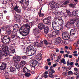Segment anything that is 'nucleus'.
Instances as JSON below:
<instances>
[{
    "instance_id": "nucleus-42",
    "label": "nucleus",
    "mask_w": 79,
    "mask_h": 79,
    "mask_svg": "<svg viewBox=\"0 0 79 79\" xmlns=\"http://www.w3.org/2000/svg\"><path fill=\"white\" fill-rule=\"evenodd\" d=\"M6 31V34L7 35H10V34H11V31L10 30H7Z\"/></svg>"
},
{
    "instance_id": "nucleus-16",
    "label": "nucleus",
    "mask_w": 79,
    "mask_h": 79,
    "mask_svg": "<svg viewBox=\"0 0 79 79\" xmlns=\"http://www.w3.org/2000/svg\"><path fill=\"white\" fill-rule=\"evenodd\" d=\"M44 29V34H47L48 33V31H49V27L48 26L45 27L43 28Z\"/></svg>"
},
{
    "instance_id": "nucleus-45",
    "label": "nucleus",
    "mask_w": 79,
    "mask_h": 79,
    "mask_svg": "<svg viewBox=\"0 0 79 79\" xmlns=\"http://www.w3.org/2000/svg\"><path fill=\"white\" fill-rule=\"evenodd\" d=\"M44 43L45 45H48L49 44L48 41H47V40H45L44 41Z\"/></svg>"
},
{
    "instance_id": "nucleus-9",
    "label": "nucleus",
    "mask_w": 79,
    "mask_h": 79,
    "mask_svg": "<svg viewBox=\"0 0 79 79\" xmlns=\"http://www.w3.org/2000/svg\"><path fill=\"white\" fill-rule=\"evenodd\" d=\"M19 28V26L18 24H15L13 27V32H14V33L17 34V31H18Z\"/></svg>"
},
{
    "instance_id": "nucleus-47",
    "label": "nucleus",
    "mask_w": 79,
    "mask_h": 79,
    "mask_svg": "<svg viewBox=\"0 0 79 79\" xmlns=\"http://www.w3.org/2000/svg\"><path fill=\"white\" fill-rule=\"evenodd\" d=\"M3 2L2 4H6L8 2L6 0H4L3 1Z\"/></svg>"
},
{
    "instance_id": "nucleus-23",
    "label": "nucleus",
    "mask_w": 79,
    "mask_h": 79,
    "mask_svg": "<svg viewBox=\"0 0 79 79\" xmlns=\"http://www.w3.org/2000/svg\"><path fill=\"white\" fill-rule=\"evenodd\" d=\"M10 29V27L8 26H6L1 27V29L3 31H8Z\"/></svg>"
},
{
    "instance_id": "nucleus-22",
    "label": "nucleus",
    "mask_w": 79,
    "mask_h": 79,
    "mask_svg": "<svg viewBox=\"0 0 79 79\" xmlns=\"http://www.w3.org/2000/svg\"><path fill=\"white\" fill-rule=\"evenodd\" d=\"M76 34V30L74 29H72L70 30V34L71 35H74Z\"/></svg>"
},
{
    "instance_id": "nucleus-56",
    "label": "nucleus",
    "mask_w": 79,
    "mask_h": 79,
    "mask_svg": "<svg viewBox=\"0 0 79 79\" xmlns=\"http://www.w3.org/2000/svg\"><path fill=\"white\" fill-rule=\"evenodd\" d=\"M78 70V69L77 68L75 67L74 68V71L77 72Z\"/></svg>"
},
{
    "instance_id": "nucleus-2",
    "label": "nucleus",
    "mask_w": 79,
    "mask_h": 79,
    "mask_svg": "<svg viewBox=\"0 0 79 79\" xmlns=\"http://www.w3.org/2000/svg\"><path fill=\"white\" fill-rule=\"evenodd\" d=\"M2 48V50L0 49V59H2L4 57H6L10 54L8 52V47L3 44Z\"/></svg>"
},
{
    "instance_id": "nucleus-41",
    "label": "nucleus",
    "mask_w": 79,
    "mask_h": 79,
    "mask_svg": "<svg viewBox=\"0 0 79 79\" xmlns=\"http://www.w3.org/2000/svg\"><path fill=\"white\" fill-rule=\"evenodd\" d=\"M29 0H28L25 3V5L26 6H27L29 5Z\"/></svg>"
},
{
    "instance_id": "nucleus-26",
    "label": "nucleus",
    "mask_w": 79,
    "mask_h": 79,
    "mask_svg": "<svg viewBox=\"0 0 79 79\" xmlns=\"http://www.w3.org/2000/svg\"><path fill=\"white\" fill-rule=\"evenodd\" d=\"M58 21H59V22L61 23L60 24V26H61L62 27H63V23L64 22L63 21V20L62 19H58Z\"/></svg>"
},
{
    "instance_id": "nucleus-5",
    "label": "nucleus",
    "mask_w": 79,
    "mask_h": 79,
    "mask_svg": "<svg viewBox=\"0 0 79 79\" xmlns=\"http://www.w3.org/2000/svg\"><path fill=\"white\" fill-rule=\"evenodd\" d=\"M75 21L73 19H71L69 21L65 23V26L67 28H69V27H74Z\"/></svg>"
},
{
    "instance_id": "nucleus-24",
    "label": "nucleus",
    "mask_w": 79,
    "mask_h": 79,
    "mask_svg": "<svg viewBox=\"0 0 79 79\" xmlns=\"http://www.w3.org/2000/svg\"><path fill=\"white\" fill-rule=\"evenodd\" d=\"M57 21V20H56L54 22H52V25L53 28L57 26V22H56Z\"/></svg>"
},
{
    "instance_id": "nucleus-38",
    "label": "nucleus",
    "mask_w": 79,
    "mask_h": 79,
    "mask_svg": "<svg viewBox=\"0 0 79 79\" xmlns=\"http://www.w3.org/2000/svg\"><path fill=\"white\" fill-rule=\"evenodd\" d=\"M49 77H51V78H52L53 77V74L52 73H51V72H49Z\"/></svg>"
},
{
    "instance_id": "nucleus-1",
    "label": "nucleus",
    "mask_w": 79,
    "mask_h": 79,
    "mask_svg": "<svg viewBox=\"0 0 79 79\" xmlns=\"http://www.w3.org/2000/svg\"><path fill=\"white\" fill-rule=\"evenodd\" d=\"M30 29V26L27 24H25L19 29V32L23 37H26L29 33Z\"/></svg>"
},
{
    "instance_id": "nucleus-34",
    "label": "nucleus",
    "mask_w": 79,
    "mask_h": 79,
    "mask_svg": "<svg viewBox=\"0 0 79 79\" xmlns=\"http://www.w3.org/2000/svg\"><path fill=\"white\" fill-rule=\"evenodd\" d=\"M27 52H28L27 53L28 56H30L33 55L31 51H27Z\"/></svg>"
},
{
    "instance_id": "nucleus-55",
    "label": "nucleus",
    "mask_w": 79,
    "mask_h": 79,
    "mask_svg": "<svg viewBox=\"0 0 79 79\" xmlns=\"http://www.w3.org/2000/svg\"><path fill=\"white\" fill-rule=\"evenodd\" d=\"M44 69H45L47 70V69H48V65L45 66H44Z\"/></svg>"
},
{
    "instance_id": "nucleus-31",
    "label": "nucleus",
    "mask_w": 79,
    "mask_h": 79,
    "mask_svg": "<svg viewBox=\"0 0 79 79\" xmlns=\"http://www.w3.org/2000/svg\"><path fill=\"white\" fill-rule=\"evenodd\" d=\"M10 69L11 72H14L16 70V69L14 67H10Z\"/></svg>"
},
{
    "instance_id": "nucleus-4",
    "label": "nucleus",
    "mask_w": 79,
    "mask_h": 79,
    "mask_svg": "<svg viewBox=\"0 0 79 79\" xmlns=\"http://www.w3.org/2000/svg\"><path fill=\"white\" fill-rule=\"evenodd\" d=\"M43 21L45 24L50 26L52 23V17L50 16H48L47 18L44 19Z\"/></svg>"
},
{
    "instance_id": "nucleus-60",
    "label": "nucleus",
    "mask_w": 79,
    "mask_h": 79,
    "mask_svg": "<svg viewBox=\"0 0 79 79\" xmlns=\"http://www.w3.org/2000/svg\"><path fill=\"white\" fill-rule=\"evenodd\" d=\"M53 66L52 65L50 67V69L48 70V71H50V70L52 69V68H53Z\"/></svg>"
},
{
    "instance_id": "nucleus-40",
    "label": "nucleus",
    "mask_w": 79,
    "mask_h": 79,
    "mask_svg": "<svg viewBox=\"0 0 79 79\" xmlns=\"http://www.w3.org/2000/svg\"><path fill=\"white\" fill-rule=\"evenodd\" d=\"M39 16L40 17H43L44 16V13H39Z\"/></svg>"
},
{
    "instance_id": "nucleus-44",
    "label": "nucleus",
    "mask_w": 79,
    "mask_h": 79,
    "mask_svg": "<svg viewBox=\"0 0 79 79\" xmlns=\"http://www.w3.org/2000/svg\"><path fill=\"white\" fill-rule=\"evenodd\" d=\"M34 24V22H31L29 25H28L30 26V27L31 28V27H32V26Z\"/></svg>"
},
{
    "instance_id": "nucleus-35",
    "label": "nucleus",
    "mask_w": 79,
    "mask_h": 79,
    "mask_svg": "<svg viewBox=\"0 0 79 79\" xmlns=\"http://www.w3.org/2000/svg\"><path fill=\"white\" fill-rule=\"evenodd\" d=\"M69 41V43H71V42H74V40H73V39L71 38H69L68 40H67Z\"/></svg>"
},
{
    "instance_id": "nucleus-39",
    "label": "nucleus",
    "mask_w": 79,
    "mask_h": 79,
    "mask_svg": "<svg viewBox=\"0 0 79 79\" xmlns=\"http://www.w3.org/2000/svg\"><path fill=\"white\" fill-rule=\"evenodd\" d=\"M61 63H63L64 64H66V62H65V59H64L61 60Z\"/></svg>"
},
{
    "instance_id": "nucleus-58",
    "label": "nucleus",
    "mask_w": 79,
    "mask_h": 79,
    "mask_svg": "<svg viewBox=\"0 0 79 79\" xmlns=\"http://www.w3.org/2000/svg\"><path fill=\"white\" fill-rule=\"evenodd\" d=\"M61 56H60V55L58 57H57V59H58L59 60H60V59H61Z\"/></svg>"
},
{
    "instance_id": "nucleus-20",
    "label": "nucleus",
    "mask_w": 79,
    "mask_h": 79,
    "mask_svg": "<svg viewBox=\"0 0 79 79\" xmlns=\"http://www.w3.org/2000/svg\"><path fill=\"white\" fill-rule=\"evenodd\" d=\"M78 10L76 9L73 10V11L72 12V15L74 16H76L78 14Z\"/></svg>"
},
{
    "instance_id": "nucleus-14",
    "label": "nucleus",
    "mask_w": 79,
    "mask_h": 79,
    "mask_svg": "<svg viewBox=\"0 0 79 79\" xmlns=\"http://www.w3.org/2000/svg\"><path fill=\"white\" fill-rule=\"evenodd\" d=\"M6 63L5 62L2 63L1 65L0 66V69L1 70H4L6 68Z\"/></svg>"
},
{
    "instance_id": "nucleus-3",
    "label": "nucleus",
    "mask_w": 79,
    "mask_h": 79,
    "mask_svg": "<svg viewBox=\"0 0 79 79\" xmlns=\"http://www.w3.org/2000/svg\"><path fill=\"white\" fill-rule=\"evenodd\" d=\"M1 40L3 44H8L9 45L10 44L11 40V38L8 35H4L3 38L1 39Z\"/></svg>"
},
{
    "instance_id": "nucleus-54",
    "label": "nucleus",
    "mask_w": 79,
    "mask_h": 79,
    "mask_svg": "<svg viewBox=\"0 0 79 79\" xmlns=\"http://www.w3.org/2000/svg\"><path fill=\"white\" fill-rule=\"evenodd\" d=\"M24 2V0H21V1H19V3H21V4H23V3Z\"/></svg>"
},
{
    "instance_id": "nucleus-36",
    "label": "nucleus",
    "mask_w": 79,
    "mask_h": 79,
    "mask_svg": "<svg viewBox=\"0 0 79 79\" xmlns=\"http://www.w3.org/2000/svg\"><path fill=\"white\" fill-rule=\"evenodd\" d=\"M22 58L23 60H27V59H28V57L26 56H22Z\"/></svg>"
},
{
    "instance_id": "nucleus-8",
    "label": "nucleus",
    "mask_w": 79,
    "mask_h": 79,
    "mask_svg": "<svg viewBox=\"0 0 79 79\" xmlns=\"http://www.w3.org/2000/svg\"><path fill=\"white\" fill-rule=\"evenodd\" d=\"M62 38L64 40H68L70 38L68 31H65L62 34Z\"/></svg>"
},
{
    "instance_id": "nucleus-48",
    "label": "nucleus",
    "mask_w": 79,
    "mask_h": 79,
    "mask_svg": "<svg viewBox=\"0 0 79 79\" xmlns=\"http://www.w3.org/2000/svg\"><path fill=\"white\" fill-rule=\"evenodd\" d=\"M49 72H51L52 73V74H53V73H55V70L53 69H51L50 70V71Z\"/></svg>"
},
{
    "instance_id": "nucleus-30",
    "label": "nucleus",
    "mask_w": 79,
    "mask_h": 79,
    "mask_svg": "<svg viewBox=\"0 0 79 79\" xmlns=\"http://www.w3.org/2000/svg\"><path fill=\"white\" fill-rule=\"evenodd\" d=\"M66 11L67 13V15H68L71 16V15H71V12H70V10L69 9L66 10Z\"/></svg>"
},
{
    "instance_id": "nucleus-63",
    "label": "nucleus",
    "mask_w": 79,
    "mask_h": 79,
    "mask_svg": "<svg viewBox=\"0 0 79 79\" xmlns=\"http://www.w3.org/2000/svg\"><path fill=\"white\" fill-rule=\"evenodd\" d=\"M28 21H29V20L27 19L25 20V22L27 24L28 23Z\"/></svg>"
},
{
    "instance_id": "nucleus-21",
    "label": "nucleus",
    "mask_w": 79,
    "mask_h": 79,
    "mask_svg": "<svg viewBox=\"0 0 79 79\" xmlns=\"http://www.w3.org/2000/svg\"><path fill=\"white\" fill-rule=\"evenodd\" d=\"M36 58L37 60L40 61L42 60V54L41 53H38L36 55Z\"/></svg>"
},
{
    "instance_id": "nucleus-62",
    "label": "nucleus",
    "mask_w": 79,
    "mask_h": 79,
    "mask_svg": "<svg viewBox=\"0 0 79 79\" xmlns=\"http://www.w3.org/2000/svg\"><path fill=\"white\" fill-rule=\"evenodd\" d=\"M62 68H63L64 69V70H66V71H68V69L67 68H66V67H62Z\"/></svg>"
},
{
    "instance_id": "nucleus-64",
    "label": "nucleus",
    "mask_w": 79,
    "mask_h": 79,
    "mask_svg": "<svg viewBox=\"0 0 79 79\" xmlns=\"http://www.w3.org/2000/svg\"><path fill=\"white\" fill-rule=\"evenodd\" d=\"M78 74H79V72H75L74 73V74L75 76L77 75Z\"/></svg>"
},
{
    "instance_id": "nucleus-53",
    "label": "nucleus",
    "mask_w": 79,
    "mask_h": 79,
    "mask_svg": "<svg viewBox=\"0 0 79 79\" xmlns=\"http://www.w3.org/2000/svg\"><path fill=\"white\" fill-rule=\"evenodd\" d=\"M69 5L70 7H73L74 6V4L70 3L69 4Z\"/></svg>"
},
{
    "instance_id": "nucleus-13",
    "label": "nucleus",
    "mask_w": 79,
    "mask_h": 79,
    "mask_svg": "<svg viewBox=\"0 0 79 79\" xmlns=\"http://www.w3.org/2000/svg\"><path fill=\"white\" fill-rule=\"evenodd\" d=\"M38 26L39 29L41 31H42V29H43L45 27V24H44V23H40L38 24Z\"/></svg>"
},
{
    "instance_id": "nucleus-29",
    "label": "nucleus",
    "mask_w": 79,
    "mask_h": 79,
    "mask_svg": "<svg viewBox=\"0 0 79 79\" xmlns=\"http://www.w3.org/2000/svg\"><path fill=\"white\" fill-rule=\"evenodd\" d=\"M10 53L11 55H12L13 54H14V53H15V49H10Z\"/></svg>"
},
{
    "instance_id": "nucleus-50",
    "label": "nucleus",
    "mask_w": 79,
    "mask_h": 79,
    "mask_svg": "<svg viewBox=\"0 0 79 79\" xmlns=\"http://www.w3.org/2000/svg\"><path fill=\"white\" fill-rule=\"evenodd\" d=\"M23 53H27V49H25V48H23Z\"/></svg>"
},
{
    "instance_id": "nucleus-33",
    "label": "nucleus",
    "mask_w": 79,
    "mask_h": 79,
    "mask_svg": "<svg viewBox=\"0 0 79 79\" xmlns=\"http://www.w3.org/2000/svg\"><path fill=\"white\" fill-rule=\"evenodd\" d=\"M17 34H16V33H12V34L11 37L12 38V39H14L15 37H16V35Z\"/></svg>"
},
{
    "instance_id": "nucleus-19",
    "label": "nucleus",
    "mask_w": 79,
    "mask_h": 79,
    "mask_svg": "<svg viewBox=\"0 0 79 79\" xmlns=\"http://www.w3.org/2000/svg\"><path fill=\"white\" fill-rule=\"evenodd\" d=\"M36 45L38 48H39V47H42V45L40 43H38L37 42H36L33 43V45L34 46H36Z\"/></svg>"
},
{
    "instance_id": "nucleus-18",
    "label": "nucleus",
    "mask_w": 79,
    "mask_h": 79,
    "mask_svg": "<svg viewBox=\"0 0 79 79\" xmlns=\"http://www.w3.org/2000/svg\"><path fill=\"white\" fill-rule=\"evenodd\" d=\"M61 42V39L60 37H57L56 40V43L57 44H60Z\"/></svg>"
},
{
    "instance_id": "nucleus-37",
    "label": "nucleus",
    "mask_w": 79,
    "mask_h": 79,
    "mask_svg": "<svg viewBox=\"0 0 79 79\" xmlns=\"http://www.w3.org/2000/svg\"><path fill=\"white\" fill-rule=\"evenodd\" d=\"M68 75L69 76H71L73 74V72L71 71H69L68 72Z\"/></svg>"
},
{
    "instance_id": "nucleus-61",
    "label": "nucleus",
    "mask_w": 79,
    "mask_h": 79,
    "mask_svg": "<svg viewBox=\"0 0 79 79\" xmlns=\"http://www.w3.org/2000/svg\"><path fill=\"white\" fill-rule=\"evenodd\" d=\"M63 74L65 76H67V73H66V72H64L63 73Z\"/></svg>"
},
{
    "instance_id": "nucleus-15",
    "label": "nucleus",
    "mask_w": 79,
    "mask_h": 79,
    "mask_svg": "<svg viewBox=\"0 0 79 79\" xmlns=\"http://www.w3.org/2000/svg\"><path fill=\"white\" fill-rule=\"evenodd\" d=\"M53 29H54V31H60V30H62L63 29V27L60 26L59 27V26H57L53 28Z\"/></svg>"
},
{
    "instance_id": "nucleus-49",
    "label": "nucleus",
    "mask_w": 79,
    "mask_h": 79,
    "mask_svg": "<svg viewBox=\"0 0 79 79\" xmlns=\"http://www.w3.org/2000/svg\"><path fill=\"white\" fill-rule=\"evenodd\" d=\"M73 46L75 47H78V44L77 43H75L74 44Z\"/></svg>"
},
{
    "instance_id": "nucleus-43",
    "label": "nucleus",
    "mask_w": 79,
    "mask_h": 79,
    "mask_svg": "<svg viewBox=\"0 0 79 79\" xmlns=\"http://www.w3.org/2000/svg\"><path fill=\"white\" fill-rule=\"evenodd\" d=\"M18 7L17 5L15 6V7H14V10H15V11H16L18 10Z\"/></svg>"
},
{
    "instance_id": "nucleus-57",
    "label": "nucleus",
    "mask_w": 79,
    "mask_h": 79,
    "mask_svg": "<svg viewBox=\"0 0 79 79\" xmlns=\"http://www.w3.org/2000/svg\"><path fill=\"white\" fill-rule=\"evenodd\" d=\"M64 16H65V17H66L68 16V14L67 13V12H65L64 13Z\"/></svg>"
},
{
    "instance_id": "nucleus-25",
    "label": "nucleus",
    "mask_w": 79,
    "mask_h": 79,
    "mask_svg": "<svg viewBox=\"0 0 79 79\" xmlns=\"http://www.w3.org/2000/svg\"><path fill=\"white\" fill-rule=\"evenodd\" d=\"M15 66L16 69L18 70L20 69V68H19V65L18 64V62H15Z\"/></svg>"
},
{
    "instance_id": "nucleus-28",
    "label": "nucleus",
    "mask_w": 79,
    "mask_h": 79,
    "mask_svg": "<svg viewBox=\"0 0 79 79\" xmlns=\"http://www.w3.org/2000/svg\"><path fill=\"white\" fill-rule=\"evenodd\" d=\"M50 32H52V34L54 35V37H56L57 36V35L56 34V31L51 30L50 31Z\"/></svg>"
},
{
    "instance_id": "nucleus-12",
    "label": "nucleus",
    "mask_w": 79,
    "mask_h": 79,
    "mask_svg": "<svg viewBox=\"0 0 79 79\" xmlns=\"http://www.w3.org/2000/svg\"><path fill=\"white\" fill-rule=\"evenodd\" d=\"M12 60L15 63H18L20 60V57L18 56H15L13 57Z\"/></svg>"
},
{
    "instance_id": "nucleus-7",
    "label": "nucleus",
    "mask_w": 79,
    "mask_h": 79,
    "mask_svg": "<svg viewBox=\"0 0 79 79\" xmlns=\"http://www.w3.org/2000/svg\"><path fill=\"white\" fill-rule=\"evenodd\" d=\"M23 71L25 73V76L27 77H29L31 76V74L28 73L30 72V70L28 68H27V67L24 68L23 69Z\"/></svg>"
},
{
    "instance_id": "nucleus-46",
    "label": "nucleus",
    "mask_w": 79,
    "mask_h": 79,
    "mask_svg": "<svg viewBox=\"0 0 79 79\" xmlns=\"http://www.w3.org/2000/svg\"><path fill=\"white\" fill-rule=\"evenodd\" d=\"M48 36L50 37H54V35H52V33H50L48 35Z\"/></svg>"
},
{
    "instance_id": "nucleus-32",
    "label": "nucleus",
    "mask_w": 79,
    "mask_h": 79,
    "mask_svg": "<svg viewBox=\"0 0 79 79\" xmlns=\"http://www.w3.org/2000/svg\"><path fill=\"white\" fill-rule=\"evenodd\" d=\"M31 51L33 55H34V54H35V53H36V50L35 49H33Z\"/></svg>"
},
{
    "instance_id": "nucleus-6",
    "label": "nucleus",
    "mask_w": 79,
    "mask_h": 79,
    "mask_svg": "<svg viewBox=\"0 0 79 79\" xmlns=\"http://www.w3.org/2000/svg\"><path fill=\"white\" fill-rule=\"evenodd\" d=\"M33 33L35 34V36L36 38H39L40 36V33L39 32V29L37 27H35L33 29Z\"/></svg>"
},
{
    "instance_id": "nucleus-59",
    "label": "nucleus",
    "mask_w": 79,
    "mask_h": 79,
    "mask_svg": "<svg viewBox=\"0 0 79 79\" xmlns=\"http://www.w3.org/2000/svg\"><path fill=\"white\" fill-rule=\"evenodd\" d=\"M56 13L57 15H60V13H61V12H59V11H58L57 12H56Z\"/></svg>"
},
{
    "instance_id": "nucleus-27",
    "label": "nucleus",
    "mask_w": 79,
    "mask_h": 79,
    "mask_svg": "<svg viewBox=\"0 0 79 79\" xmlns=\"http://www.w3.org/2000/svg\"><path fill=\"white\" fill-rule=\"evenodd\" d=\"M32 48H33L32 46H28L27 48V51H31V50H32V49H33Z\"/></svg>"
},
{
    "instance_id": "nucleus-51",
    "label": "nucleus",
    "mask_w": 79,
    "mask_h": 79,
    "mask_svg": "<svg viewBox=\"0 0 79 79\" xmlns=\"http://www.w3.org/2000/svg\"><path fill=\"white\" fill-rule=\"evenodd\" d=\"M18 13H20L21 12V9H19L17 10L16 11Z\"/></svg>"
},
{
    "instance_id": "nucleus-52",
    "label": "nucleus",
    "mask_w": 79,
    "mask_h": 79,
    "mask_svg": "<svg viewBox=\"0 0 79 79\" xmlns=\"http://www.w3.org/2000/svg\"><path fill=\"white\" fill-rule=\"evenodd\" d=\"M15 46L13 45V44H11L10 45V49H14V47Z\"/></svg>"
},
{
    "instance_id": "nucleus-10",
    "label": "nucleus",
    "mask_w": 79,
    "mask_h": 79,
    "mask_svg": "<svg viewBox=\"0 0 79 79\" xmlns=\"http://www.w3.org/2000/svg\"><path fill=\"white\" fill-rule=\"evenodd\" d=\"M37 63H38V62L35 60H31L30 61V65L32 67H35Z\"/></svg>"
},
{
    "instance_id": "nucleus-11",
    "label": "nucleus",
    "mask_w": 79,
    "mask_h": 79,
    "mask_svg": "<svg viewBox=\"0 0 79 79\" xmlns=\"http://www.w3.org/2000/svg\"><path fill=\"white\" fill-rule=\"evenodd\" d=\"M55 1H56V0H52V1L51 2V5H55L56 4ZM49 6L52 10H54L55 9V6H54L49 5Z\"/></svg>"
},
{
    "instance_id": "nucleus-17",
    "label": "nucleus",
    "mask_w": 79,
    "mask_h": 79,
    "mask_svg": "<svg viewBox=\"0 0 79 79\" xmlns=\"http://www.w3.org/2000/svg\"><path fill=\"white\" fill-rule=\"evenodd\" d=\"M26 61L24 60H22L20 62H19L20 65H22L20 66L21 68H23L24 66V65L26 64Z\"/></svg>"
}]
</instances>
